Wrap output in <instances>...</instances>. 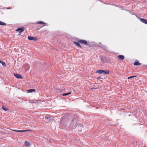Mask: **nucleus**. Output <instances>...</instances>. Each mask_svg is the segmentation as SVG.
<instances>
[{"instance_id": "obj_20", "label": "nucleus", "mask_w": 147, "mask_h": 147, "mask_svg": "<svg viewBox=\"0 0 147 147\" xmlns=\"http://www.w3.org/2000/svg\"><path fill=\"white\" fill-rule=\"evenodd\" d=\"M64 121L65 122V120H64L63 119H61V123L63 124Z\"/></svg>"}, {"instance_id": "obj_16", "label": "nucleus", "mask_w": 147, "mask_h": 147, "mask_svg": "<svg viewBox=\"0 0 147 147\" xmlns=\"http://www.w3.org/2000/svg\"><path fill=\"white\" fill-rule=\"evenodd\" d=\"M71 92H68L67 93H65L63 94L62 95L63 96H66L69 94H71Z\"/></svg>"}, {"instance_id": "obj_12", "label": "nucleus", "mask_w": 147, "mask_h": 147, "mask_svg": "<svg viewBox=\"0 0 147 147\" xmlns=\"http://www.w3.org/2000/svg\"><path fill=\"white\" fill-rule=\"evenodd\" d=\"M24 145L26 146H30L31 144L30 143L27 141H25L24 142Z\"/></svg>"}, {"instance_id": "obj_7", "label": "nucleus", "mask_w": 147, "mask_h": 147, "mask_svg": "<svg viewBox=\"0 0 147 147\" xmlns=\"http://www.w3.org/2000/svg\"><path fill=\"white\" fill-rule=\"evenodd\" d=\"M14 75L15 76L16 78H17L19 79H22L23 78L22 76L20 74H14Z\"/></svg>"}, {"instance_id": "obj_11", "label": "nucleus", "mask_w": 147, "mask_h": 147, "mask_svg": "<svg viewBox=\"0 0 147 147\" xmlns=\"http://www.w3.org/2000/svg\"><path fill=\"white\" fill-rule=\"evenodd\" d=\"M74 44L77 46L78 47L81 48L82 47L81 46V45L79 44V43L78 42V41H77V42H74Z\"/></svg>"}, {"instance_id": "obj_22", "label": "nucleus", "mask_w": 147, "mask_h": 147, "mask_svg": "<svg viewBox=\"0 0 147 147\" xmlns=\"http://www.w3.org/2000/svg\"><path fill=\"white\" fill-rule=\"evenodd\" d=\"M100 77H98V79H100Z\"/></svg>"}, {"instance_id": "obj_5", "label": "nucleus", "mask_w": 147, "mask_h": 147, "mask_svg": "<svg viewBox=\"0 0 147 147\" xmlns=\"http://www.w3.org/2000/svg\"><path fill=\"white\" fill-rule=\"evenodd\" d=\"M25 28L24 27L19 28L17 29L16 31L17 32H19V33L22 32H23Z\"/></svg>"}, {"instance_id": "obj_2", "label": "nucleus", "mask_w": 147, "mask_h": 147, "mask_svg": "<svg viewBox=\"0 0 147 147\" xmlns=\"http://www.w3.org/2000/svg\"><path fill=\"white\" fill-rule=\"evenodd\" d=\"M109 73V70H99L96 71V73H98L100 74H108Z\"/></svg>"}, {"instance_id": "obj_6", "label": "nucleus", "mask_w": 147, "mask_h": 147, "mask_svg": "<svg viewBox=\"0 0 147 147\" xmlns=\"http://www.w3.org/2000/svg\"><path fill=\"white\" fill-rule=\"evenodd\" d=\"M28 39L30 40H37V38L36 37H33L31 36H28Z\"/></svg>"}, {"instance_id": "obj_15", "label": "nucleus", "mask_w": 147, "mask_h": 147, "mask_svg": "<svg viewBox=\"0 0 147 147\" xmlns=\"http://www.w3.org/2000/svg\"><path fill=\"white\" fill-rule=\"evenodd\" d=\"M0 63H1L3 67L6 66L5 63L4 61L0 60Z\"/></svg>"}, {"instance_id": "obj_3", "label": "nucleus", "mask_w": 147, "mask_h": 147, "mask_svg": "<svg viewBox=\"0 0 147 147\" xmlns=\"http://www.w3.org/2000/svg\"><path fill=\"white\" fill-rule=\"evenodd\" d=\"M78 42L84 45H88L87 41L84 40H78Z\"/></svg>"}, {"instance_id": "obj_19", "label": "nucleus", "mask_w": 147, "mask_h": 147, "mask_svg": "<svg viewBox=\"0 0 147 147\" xmlns=\"http://www.w3.org/2000/svg\"><path fill=\"white\" fill-rule=\"evenodd\" d=\"M136 76H134L129 77L127 78V79H131L133 78L136 77Z\"/></svg>"}, {"instance_id": "obj_14", "label": "nucleus", "mask_w": 147, "mask_h": 147, "mask_svg": "<svg viewBox=\"0 0 147 147\" xmlns=\"http://www.w3.org/2000/svg\"><path fill=\"white\" fill-rule=\"evenodd\" d=\"M36 91L35 89H34L28 90H27L28 93H31L32 92H35Z\"/></svg>"}, {"instance_id": "obj_8", "label": "nucleus", "mask_w": 147, "mask_h": 147, "mask_svg": "<svg viewBox=\"0 0 147 147\" xmlns=\"http://www.w3.org/2000/svg\"><path fill=\"white\" fill-rule=\"evenodd\" d=\"M118 58L121 60H123L125 58V57L124 55H119L117 57Z\"/></svg>"}, {"instance_id": "obj_18", "label": "nucleus", "mask_w": 147, "mask_h": 147, "mask_svg": "<svg viewBox=\"0 0 147 147\" xmlns=\"http://www.w3.org/2000/svg\"><path fill=\"white\" fill-rule=\"evenodd\" d=\"M0 25H6V24L0 21Z\"/></svg>"}, {"instance_id": "obj_17", "label": "nucleus", "mask_w": 147, "mask_h": 147, "mask_svg": "<svg viewBox=\"0 0 147 147\" xmlns=\"http://www.w3.org/2000/svg\"><path fill=\"white\" fill-rule=\"evenodd\" d=\"M2 109L5 111H7L8 110V109L6 107H5L3 106H2Z\"/></svg>"}, {"instance_id": "obj_10", "label": "nucleus", "mask_w": 147, "mask_h": 147, "mask_svg": "<svg viewBox=\"0 0 147 147\" xmlns=\"http://www.w3.org/2000/svg\"><path fill=\"white\" fill-rule=\"evenodd\" d=\"M36 23L38 24H44V25L43 26H46V23H45L44 22L42 21H39L38 22H36Z\"/></svg>"}, {"instance_id": "obj_13", "label": "nucleus", "mask_w": 147, "mask_h": 147, "mask_svg": "<svg viewBox=\"0 0 147 147\" xmlns=\"http://www.w3.org/2000/svg\"><path fill=\"white\" fill-rule=\"evenodd\" d=\"M141 64V63H140L138 61H135L134 63V65L136 66L140 65Z\"/></svg>"}, {"instance_id": "obj_4", "label": "nucleus", "mask_w": 147, "mask_h": 147, "mask_svg": "<svg viewBox=\"0 0 147 147\" xmlns=\"http://www.w3.org/2000/svg\"><path fill=\"white\" fill-rule=\"evenodd\" d=\"M10 130H12V131H14L17 132H25L26 131H31V130L30 129H28V130H13L11 129H10Z\"/></svg>"}, {"instance_id": "obj_1", "label": "nucleus", "mask_w": 147, "mask_h": 147, "mask_svg": "<svg viewBox=\"0 0 147 147\" xmlns=\"http://www.w3.org/2000/svg\"><path fill=\"white\" fill-rule=\"evenodd\" d=\"M101 61L105 63H109L111 61V59L109 57H103L101 58Z\"/></svg>"}, {"instance_id": "obj_21", "label": "nucleus", "mask_w": 147, "mask_h": 147, "mask_svg": "<svg viewBox=\"0 0 147 147\" xmlns=\"http://www.w3.org/2000/svg\"><path fill=\"white\" fill-rule=\"evenodd\" d=\"M45 117V118H47V119H49V118L48 117Z\"/></svg>"}, {"instance_id": "obj_9", "label": "nucleus", "mask_w": 147, "mask_h": 147, "mask_svg": "<svg viewBox=\"0 0 147 147\" xmlns=\"http://www.w3.org/2000/svg\"><path fill=\"white\" fill-rule=\"evenodd\" d=\"M140 20L144 24H147V20L142 18L140 19Z\"/></svg>"}]
</instances>
